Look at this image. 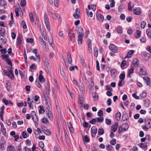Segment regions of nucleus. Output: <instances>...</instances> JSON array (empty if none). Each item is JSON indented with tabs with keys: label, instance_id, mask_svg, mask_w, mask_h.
<instances>
[{
	"label": "nucleus",
	"instance_id": "64",
	"mask_svg": "<svg viewBox=\"0 0 151 151\" xmlns=\"http://www.w3.org/2000/svg\"><path fill=\"white\" fill-rule=\"evenodd\" d=\"M40 147L42 149L44 147V145L42 142H40L39 144Z\"/></svg>",
	"mask_w": 151,
	"mask_h": 151
},
{
	"label": "nucleus",
	"instance_id": "40",
	"mask_svg": "<svg viewBox=\"0 0 151 151\" xmlns=\"http://www.w3.org/2000/svg\"><path fill=\"white\" fill-rule=\"evenodd\" d=\"M134 68L133 67L131 68L129 70L128 74V76L131 77V76H130L131 74L133 73L134 72Z\"/></svg>",
	"mask_w": 151,
	"mask_h": 151
},
{
	"label": "nucleus",
	"instance_id": "29",
	"mask_svg": "<svg viewBox=\"0 0 151 151\" xmlns=\"http://www.w3.org/2000/svg\"><path fill=\"white\" fill-rule=\"evenodd\" d=\"M84 101V99L82 97H79L78 102V104L83 105V104Z\"/></svg>",
	"mask_w": 151,
	"mask_h": 151
},
{
	"label": "nucleus",
	"instance_id": "31",
	"mask_svg": "<svg viewBox=\"0 0 151 151\" xmlns=\"http://www.w3.org/2000/svg\"><path fill=\"white\" fill-rule=\"evenodd\" d=\"M48 108V107H47L48 109V112L47 114V115L48 116V118L50 119L51 120L52 119V114L51 111L49 110Z\"/></svg>",
	"mask_w": 151,
	"mask_h": 151
},
{
	"label": "nucleus",
	"instance_id": "32",
	"mask_svg": "<svg viewBox=\"0 0 151 151\" xmlns=\"http://www.w3.org/2000/svg\"><path fill=\"white\" fill-rule=\"evenodd\" d=\"M6 42V38L4 37L0 39V42L1 44L4 45Z\"/></svg>",
	"mask_w": 151,
	"mask_h": 151
},
{
	"label": "nucleus",
	"instance_id": "27",
	"mask_svg": "<svg viewBox=\"0 0 151 151\" xmlns=\"http://www.w3.org/2000/svg\"><path fill=\"white\" fill-rule=\"evenodd\" d=\"M141 32L139 30H137L136 32L134 34V36L137 38H139Z\"/></svg>",
	"mask_w": 151,
	"mask_h": 151
},
{
	"label": "nucleus",
	"instance_id": "42",
	"mask_svg": "<svg viewBox=\"0 0 151 151\" xmlns=\"http://www.w3.org/2000/svg\"><path fill=\"white\" fill-rule=\"evenodd\" d=\"M146 33L148 36L150 38L151 37V29H147L146 30Z\"/></svg>",
	"mask_w": 151,
	"mask_h": 151
},
{
	"label": "nucleus",
	"instance_id": "25",
	"mask_svg": "<svg viewBox=\"0 0 151 151\" xmlns=\"http://www.w3.org/2000/svg\"><path fill=\"white\" fill-rule=\"evenodd\" d=\"M139 75H145L146 73V71L144 69L142 68H141L139 70Z\"/></svg>",
	"mask_w": 151,
	"mask_h": 151
},
{
	"label": "nucleus",
	"instance_id": "15",
	"mask_svg": "<svg viewBox=\"0 0 151 151\" xmlns=\"http://www.w3.org/2000/svg\"><path fill=\"white\" fill-rule=\"evenodd\" d=\"M118 126V123L115 122L114 124L111 127V129L114 132H115L117 130Z\"/></svg>",
	"mask_w": 151,
	"mask_h": 151
},
{
	"label": "nucleus",
	"instance_id": "47",
	"mask_svg": "<svg viewBox=\"0 0 151 151\" xmlns=\"http://www.w3.org/2000/svg\"><path fill=\"white\" fill-rule=\"evenodd\" d=\"M98 49L96 47L94 49V53L95 56L97 57L98 55Z\"/></svg>",
	"mask_w": 151,
	"mask_h": 151
},
{
	"label": "nucleus",
	"instance_id": "16",
	"mask_svg": "<svg viewBox=\"0 0 151 151\" xmlns=\"http://www.w3.org/2000/svg\"><path fill=\"white\" fill-rule=\"evenodd\" d=\"M22 35H19L17 37V43L19 45H20L21 44L22 42Z\"/></svg>",
	"mask_w": 151,
	"mask_h": 151
},
{
	"label": "nucleus",
	"instance_id": "13",
	"mask_svg": "<svg viewBox=\"0 0 151 151\" xmlns=\"http://www.w3.org/2000/svg\"><path fill=\"white\" fill-rule=\"evenodd\" d=\"M6 151H16L14 147L12 145H10L8 146Z\"/></svg>",
	"mask_w": 151,
	"mask_h": 151
},
{
	"label": "nucleus",
	"instance_id": "36",
	"mask_svg": "<svg viewBox=\"0 0 151 151\" xmlns=\"http://www.w3.org/2000/svg\"><path fill=\"white\" fill-rule=\"evenodd\" d=\"M40 109L39 111V113L40 114H43L45 111L44 108L42 106H39Z\"/></svg>",
	"mask_w": 151,
	"mask_h": 151
},
{
	"label": "nucleus",
	"instance_id": "37",
	"mask_svg": "<svg viewBox=\"0 0 151 151\" xmlns=\"http://www.w3.org/2000/svg\"><path fill=\"white\" fill-rule=\"evenodd\" d=\"M117 31L119 33H122V27L119 26L117 27Z\"/></svg>",
	"mask_w": 151,
	"mask_h": 151
},
{
	"label": "nucleus",
	"instance_id": "59",
	"mask_svg": "<svg viewBox=\"0 0 151 151\" xmlns=\"http://www.w3.org/2000/svg\"><path fill=\"white\" fill-rule=\"evenodd\" d=\"M7 52L8 53L12 56H13L14 55L13 53H12V50L11 48H9Z\"/></svg>",
	"mask_w": 151,
	"mask_h": 151
},
{
	"label": "nucleus",
	"instance_id": "14",
	"mask_svg": "<svg viewBox=\"0 0 151 151\" xmlns=\"http://www.w3.org/2000/svg\"><path fill=\"white\" fill-rule=\"evenodd\" d=\"M151 54L148 52H145L144 54V58L146 60H148L151 57Z\"/></svg>",
	"mask_w": 151,
	"mask_h": 151
},
{
	"label": "nucleus",
	"instance_id": "6",
	"mask_svg": "<svg viewBox=\"0 0 151 151\" xmlns=\"http://www.w3.org/2000/svg\"><path fill=\"white\" fill-rule=\"evenodd\" d=\"M96 16L97 19L99 20H101L103 22L104 20V17L101 13L99 12H96Z\"/></svg>",
	"mask_w": 151,
	"mask_h": 151
},
{
	"label": "nucleus",
	"instance_id": "18",
	"mask_svg": "<svg viewBox=\"0 0 151 151\" xmlns=\"http://www.w3.org/2000/svg\"><path fill=\"white\" fill-rule=\"evenodd\" d=\"M143 79L146 82L147 85H150V79L149 77L147 76H145L143 78Z\"/></svg>",
	"mask_w": 151,
	"mask_h": 151
},
{
	"label": "nucleus",
	"instance_id": "43",
	"mask_svg": "<svg viewBox=\"0 0 151 151\" xmlns=\"http://www.w3.org/2000/svg\"><path fill=\"white\" fill-rule=\"evenodd\" d=\"M37 79L35 81V83L36 85L38 88L41 89H42V86L40 83L39 81H37Z\"/></svg>",
	"mask_w": 151,
	"mask_h": 151
},
{
	"label": "nucleus",
	"instance_id": "10",
	"mask_svg": "<svg viewBox=\"0 0 151 151\" xmlns=\"http://www.w3.org/2000/svg\"><path fill=\"white\" fill-rule=\"evenodd\" d=\"M80 90L81 91L82 96H84L85 93L84 86L83 83L81 84L79 86Z\"/></svg>",
	"mask_w": 151,
	"mask_h": 151
},
{
	"label": "nucleus",
	"instance_id": "61",
	"mask_svg": "<svg viewBox=\"0 0 151 151\" xmlns=\"http://www.w3.org/2000/svg\"><path fill=\"white\" fill-rule=\"evenodd\" d=\"M106 123L108 125H110L111 124V121L110 119H106Z\"/></svg>",
	"mask_w": 151,
	"mask_h": 151
},
{
	"label": "nucleus",
	"instance_id": "4",
	"mask_svg": "<svg viewBox=\"0 0 151 151\" xmlns=\"http://www.w3.org/2000/svg\"><path fill=\"white\" fill-rule=\"evenodd\" d=\"M97 133V129L96 127L93 126L91 129V133L93 137H94Z\"/></svg>",
	"mask_w": 151,
	"mask_h": 151
},
{
	"label": "nucleus",
	"instance_id": "23",
	"mask_svg": "<svg viewBox=\"0 0 151 151\" xmlns=\"http://www.w3.org/2000/svg\"><path fill=\"white\" fill-rule=\"evenodd\" d=\"M94 101H96L98 99V95L96 92H93L92 93Z\"/></svg>",
	"mask_w": 151,
	"mask_h": 151
},
{
	"label": "nucleus",
	"instance_id": "50",
	"mask_svg": "<svg viewBox=\"0 0 151 151\" xmlns=\"http://www.w3.org/2000/svg\"><path fill=\"white\" fill-rule=\"evenodd\" d=\"M42 122L43 123L47 124L48 122V120L47 119L44 117L42 119Z\"/></svg>",
	"mask_w": 151,
	"mask_h": 151
},
{
	"label": "nucleus",
	"instance_id": "35",
	"mask_svg": "<svg viewBox=\"0 0 151 151\" xmlns=\"http://www.w3.org/2000/svg\"><path fill=\"white\" fill-rule=\"evenodd\" d=\"M22 10L20 8H17V9H15V11L16 13V15L17 17H18L19 16V12H20Z\"/></svg>",
	"mask_w": 151,
	"mask_h": 151
},
{
	"label": "nucleus",
	"instance_id": "39",
	"mask_svg": "<svg viewBox=\"0 0 151 151\" xmlns=\"http://www.w3.org/2000/svg\"><path fill=\"white\" fill-rule=\"evenodd\" d=\"M6 144L4 143H2L0 145V150L1 151H3L5 150V146Z\"/></svg>",
	"mask_w": 151,
	"mask_h": 151
},
{
	"label": "nucleus",
	"instance_id": "52",
	"mask_svg": "<svg viewBox=\"0 0 151 151\" xmlns=\"http://www.w3.org/2000/svg\"><path fill=\"white\" fill-rule=\"evenodd\" d=\"M144 104L146 106H148L150 104V101L148 99H145L144 101Z\"/></svg>",
	"mask_w": 151,
	"mask_h": 151
},
{
	"label": "nucleus",
	"instance_id": "17",
	"mask_svg": "<svg viewBox=\"0 0 151 151\" xmlns=\"http://www.w3.org/2000/svg\"><path fill=\"white\" fill-rule=\"evenodd\" d=\"M134 51L133 50H130L128 52L127 55L124 58L125 59L126 58H130L132 56V55L134 53Z\"/></svg>",
	"mask_w": 151,
	"mask_h": 151
},
{
	"label": "nucleus",
	"instance_id": "49",
	"mask_svg": "<svg viewBox=\"0 0 151 151\" xmlns=\"http://www.w3.org/2000/svg\"><path fill=\"white\" fill-rule=\"evenodd\" d=\"M122 119L123 121H125L128 119V116L127 114L124 115L122 116Z\"/></svg>",
	"mask_w": 151,
	"mask_h": 151
},
{
	"label": "nucleus",
	"instance_id": "12",
	"mask_svg": "<svg viewBox=\"0 0 151 151\" xmlns=\"http://www.w3.org/2000/svg\"><path fill=\"white\" fill-rule=\"evenodd\" d=\"M132 65H134L133 67L136 68L138 66L139 62L137 59H134L132 62Z\"/></svg>",
	"mask_w": 151,
	"mask_h": 151
},
{
	"label": "nucleus",
	"instance_id": "30",
	"mask_svg": "<svg viewBox=\"0 0 151 151\" xmlns=\"http://www.w3.org/2000/svg\"><path fill=\"white\" fill-rule=\"evenodd\" d=\"M68 60L70 64H71L72 62V60L71 54L70 53H68L67 55Z\"/></svg>",
	"mask_w": 151,
	"mask_h": 151
},
{
	"label": "nucleus",
	"instance_id": "60",
	"mask_svg": "<svg viewBox=\"0 0 151 151\" xmlns=\"http://www.w3.org/2000/svg\"><path fill=\"white\" fill-rule=\"evenodd\" d=\"M22 27L24 29H26L27 28V27L25 22L24 21L22 22Z\"/></svg>",
	"mask_w": 151,
	"mask_h": 151
},
{
	"label": "nucleus",
	"instance_id": "19",
	"mask_svg": "<svg viewBox=\"0 0 151 151\" xmlns=\"http://www.w3.org/2000/svg\"><path fill=\"white\" fill-rule=\"evenodd\" d=\"M83 36L80 35H78V44L81 45L82 43V38Z\"/></svg>",
	"mask_w": 151,
	"mask_h": 151
},
{
	"label": "nucleus",
	"instance_id": "1",
	"mask_svg": "<svg viewBox=\"0 0 151 151\" xmlns=\"http://www.w3.org/2000/svg\"><path fill=\"white\" fill-rule=\"evenodd\" d=\"M44 21L47 29L49 31H50V25L48 21V19L47 17V16L46 13H45L44 14Z\"/></svg>",
	"mask_w": 151,
	"mask_h": 151
},
{
	"label": "nucleus",
	"instance_id": "11",
	"mask_svg": "<svg viewBox=\"0 0 151 151\" xmlns=\"http://www.w3.org/2000/svg\"><path fill=\"white\" fill-rule=\"evenodd\" d=\"M91 40L90 39H89V40H88V46L89 52L90 54H92V50L91 48Z\"/></svg>",
	"mask_w": 151,
	"mask_h": 151
},
{
	"label": "nucleus",
	"instance_id": "45",
	"mask_svg": "<svg viewBox=\"0 0 151 151\" xmlns=\"http://www.w3.org/2000/svg\"><path fill=\"white\" fill-rule=\"evenodd\" d=\"M26 0H22L21 1L20 5L21 6L24 7L26 5Z\"/></svg>",
	"mask_w": 151,
	"mask_h": 151
},
{
	"label": "nucleus",
	"instance_id": "44",
	"mask_svg": "<svg viewBox=\"0 0 151 151\" xmlns=\"http://www.w3.org/2000/svg\"><path fill=\"white\" fill-rule=\"evenodd\" d=\"M0 5L4 7L6 5V3L4 0H0Z\"/></svg>",
	"mask_w": 151,
	"mask_h": 151
},
{
	"label": "nucleus",
	"instance_id": "28",
	"mask_svg": "<svg viewBox=\"0 0 151 151\" xmlns=\"http://www.w3.org/2000/svg\"><path fill=\"white\" fill-rule=\"evenodd\" d=\"M121 117V113L120 112H119L116 113L115 115L116 119L119 121L120 120Z\"/></svg>",
	"mask_w": 151,
	"mask_h": 151
},
{
	"label": "nucleus",
	"instance_id": "9",
	"mask_svg": "<svg viewBox=\"0 0 151 151\" xmlns=\"http://www.w3.org/2000/svg\"><path fill=\"white\" fill-rule=\"evenodd\" d=\"M133 12L134 14L137 15H139L141 13V9L139 7L134 9L133 10Z\"/></svg>",
	"mask_w": 151,
	"mask_h": 151
},
{
	"label": "nucleus",
	"instance_id": "55",
	"mask_svg": "<svg viewBox=\"0 0 151 151\" xmlns=\"http://www.w3.org/2000/svg\"><path fill=\"white\" fill-rule=\"evenodd\" d=\"M5 60L7 62V63L10 65V66H12V62L10 60L9 58H7Z\"/></svg>",
	"mask_w": 151,
	"mask_h": 151
},
{
	"label": "nucleus",
	"instance_id": "41",
	"mask_svg": "<svg viewBox=\"0 0 151 151\" xmlns=\"http://www.w3.org/2000/svg\"><path fill=\"white\" fill-rule=\"evenodd\" d=\"M32 120L33 121L36 123H37L38 122V118L36 115L32 117Z\"/></svg>",
	"mask_w": 151,
	"mask_h": 151
},
{
	"label": "nucleus",
	"instance_id": "26",
	"mask_svg": "<svg viewBox=\"0 0 151 151\" xmlns=\"http://www.w3.org/2000/svg\"><path fill=\"white\" fill-rule=\"evenodd\" d=\"M139 146L143 149L146 150L147 149V146L146 144H144L143 143H140L139 144Z\"/></svg>",
	"mask_w": 151,
	"mask_h": 151
},
{
	"label": "nucleus",
	"instance_id": "62",
	"mask_svg": "<svg viewBox=\"0 0 151 151\" xmlns=\"http://www.w3.org/2000/svg\"><path fill=\"white\" fill-rule=\"evenodd\" d=\"M146 22H145V21H142L141 23V27L142 28H144L145 27V26L146 25Z\"/></svg>",
	"mask_w": 151,
	"mask_h": 151
},
{
	"label": "nucleus",
	"instance_id": "56",
	"mask_svg": "<svg viewBox=\"0 0 151 151\" xmlns=\"http://www.w3.org/2000/svg\"><path fill=\"white\" fill-rule=\"evenodd\" d=\"M29 16L31 21L33 22L34 21L33 14L32 12H30L29 13Z\"/></svg>",
	"mask_w": 151,
	"mask_h": 151
},
{
	"label": "nucleus",
	"instance_id": "53",
	"mask_svg": "<svg viewBox=\"0 0 151 151\" xmlns=\"http://www.w3.org/2000/svg\"><path fill=\"white\" fill-rule=\"evenodd\" d=\"M104 133V130L102 129H99L98 130V133L99 135H102Z\"/></svg>",
	"mask_w": 151,
	"mask_h": 151
},
{
	"label": "nucleus",
	"instance_id": "5",
	"mask_svg": "<svg viewBox=\"0 0 151 151\" xmlns=\"http://www.w3.org/2000/svg\"><path fill=\"white\" fill-rule=\"evenodd\" d=\"M80 9L79 8H77L76 10V13L73 14V16L76 19L79 18L80 14Z\"/></svg>",
	"mask_w": 151,
	"mask_h": 151
},
{
	"label": "nucleus",
	"instance_id": "8",
	"mask_svg": "<svg viewBox=\"0 0 151 151\" xmlns=\"http://www.w3.org/2000/svg\"><path fill=\"white\" fill-rule=\"evenodd\" d=\"M129 127V126L128 123H126L121 126V128L122 131L123 130L124 132H125L127 131L128 130Z\"/></svg>",
	"mask_w": 151,
	"mask_h": 151
},
{
	"label": "nucleus",
	"instance_id": "20",
	"mask_svg": "<svg viewBox=\"0 0 151 151\" xmlns=\"http://www.w3.org/2000/svg\"><path fill=\"white\" fill-rule=\"evenodd\" d=\"M11 83L9 81H6V88L7 90L9 91L11 88Z\"/></svg>",
	"mask_w": 151,
	"mask_h": 151
},
{
	"label": "nucleus",
	"instance_id": "34",
	"mask_svg": "<svg viewBox=\"0 0 151 151\" xmlns=\"http://www.w3.org/2000/svg\"><path fill=\"white\" fill-rule=\"evenodd\" d=\"M96 122H102L104 120V119L103 117H100L96 118H95Z\"/></svg>",
	"mask_w": 151,
	"mask_h": 151
},
{
	"label": "nucleus",
	"instance_id": "7",
	"mask_svg": "<svg viewBox=\"0 0 151 151\" xmlns=\"http://www.w3.org/2000/svg\"><path fill=\"white\" fill-rule=\"evenodd\" d=\"M76 30L78 35H80L83 36V30L81 27L77 28Z\"/></svg>",
	"mask_w": 151,
	"mask_h": 151
},
{
	"label": "nucleus",
	"instance_id": "57",
	"mask_svg": "<svg viewBox=\"0 0 151 151\" xmlns=\"http://www.w3.org/2000/svg\"><path fill=\"white\" fill-rule=\"evenodd\" d=\"M84 140L85 142H88L90 141V139L88 138L87 135H86L85 136L83 139Z\"/></svg>",
	"mask_w": 151,
	"mask_h": 151
},
{
	"label": "nucleus",
	"instance_id": "54",
	"mask_svg": "<svg viewBox=\"0 0 151 151\" xmlns=\"http://www.w3.org/2000/svg\"><path fill=\"white\" fill-rule=\"evenodd\" d=\"M125 77V75L124 73H122L119 76V78L120 79L124 80Z\"/></svg>",
	"mask_w": 151,
	"mask_h": 151
},
{
	"label": "nucleus",
	"instance_id": "22",
	"mask_svg": "<svg viewBox=\"0 0 151 151\" xmlns=\"http://www.w3.org/2000/svg\"><path fill=\"white\" fill-rule=\"evenodd\" d=\"M52 16L53 18L55 20H57V19H59L60 18V16L57 13H56L55 14H52Z\"/></svg>",
	"mask_w": 151,
	"mask_h": 151
},
{
	"label": "nucleus",
	"instance_id": "21",
	"mask_svg": "<svg viewBox=\"0 0 151 151\" xmlns=\"http://www.w3.org/2000/svg\"><path fill=\"white\" fill-rule=\"evenodd\" d=\"M4 106H2L1 108V112H0V117L2 120H3V114L4 113Z\"/></svg>",
	"mask_w": 151,
	"mask_h": 151
},
{
	"label": "nucleus",
	"instance_id": "2",
	"mask_svg": "<svg viewBox=\"0 0 151 151\" xmlns=\"http://www.w3.org/2000/svg\"><path fill=\"white\" fill-rule=\"evenodd\" d=\"M68 36L70 41L73 43H74L75 41V35L73 31L68 32Z\"/></svg>",
	"mask_w": 151,
	"mask_h": 151
},
{
	"label": "nucleus",
	"instance_id": "38",
	"mask_svg": "<svg viewBox=\"0 0 151 151\" xmlns=\"http://www.w3.org/2000/svg\"><path fill=\"white\" fill-rule=\"evenodd\" d=\"M39 79L41 83L42 82H45V79L43 78L42 75H39Z\"/></svg>",
	"mask_w": 151,
	"mask_h": 151
},
{
	"label": "nucleus",
	"instance_id": "48",
	"mask_svg": "<svg viewBox=\"0 0 151 151\" xmlns=\"http://www.w3.org/2000/svg\"><path fill=\"white\" fill-rule=\"evenodd\" d=\"M131 3L129 2V3L128 4V9L129 11H131L132 10V8L134 7V6L133 4H132V5L131 4Z\"/></svg>",
	"mask_w": 151,
	"mask_h": 151
},
{
	"label": "nucleus",
	"instance_id": "51",
	"mask_svg": "<svg viewBox=\"0 0 151 151\" xmlns=\"http://www.w3.org/2000/svg\"><path fill=\"white\" fill-rule=\"evenodd\" d=\"M116 140L115 139H113L110 141V143L112 145H114L116 144Z\"/></svg>",
	"mask_w": 151,
	"mask_h": 151
},
{
	"label": "nucleus",
	"instance_id": "3",
	"mask_svg": "<svg viewBox=\"0 0 151 151\" xmlns=\"http://www.w3.org/2000/svg\"><path fill=\"white\" fill-rule=\"evenodd\" d=\"M109 49L113 52L117 53L118 52L117 47L113 44H111L109 45Z\"/></svg>",
	"mask_w": 151,
	"mask_h": 151
},
{
	"label": "nucleus",
	"instance_id": "24",
	"mask_svg": "<svg viewBox=\"0 0 151 151\" xmlns=\"http://www.w3.org/2000/svg\"><path fill=\"white\" fill-rule=\"evenodd\" d=\"M111 75L112 77H115L116 75V72L115 70L111 69L110 71Z\"/></svg>",
	"mask_w": 151,
	"mask_h": 151
},
{
	"label": "nucleus",
	"instance_id": "58",
	"mask_svg": "<svg viewBox=\"0 0 151 151\" xmlns=\"http://www.w3.org/2000/svg\"><path fill=\"white\" fill-rule=\"evenodd\" d=\"M1 131L2 133L3 134L4 136H6V129L5 128L1 129Z\"/></svg>",
	"mask_w": 151,
	"mask_h": 151
},
{
	"label": "nucleus",
	"instance_id": "33",
	"mask_svg": "<svg viewBox=\"0 0 151 151\" xmlns=\"http://www.w3.org/2000/svg\"><path fill=\"white\" fill-rule=\"evenodd\" d=\"M48 41L50 45L53 47L52 46V43H53V38L52 36H49L48 38Z\"/></svg>",
	"mask_w": 151,
	"mask_h": 151
},
{
	"label": "nucleus",
	"instance_id": "46",
	"mask_svg": "<svg viewBox=\"0 0 151 151\" xmlns=\"http://www.w3.org/2000/svg\"><path fill=\"white\" fill-rule=\"evenodd\" d=\"M106 148L108 151H111L112 150L113 147L109 145H108L106 146Z\"/></svg>",
	"mask_w": 151,
	"mask_h": 151
},
{
	"label": "nucleus",
	"instance_id": "63",
	"mask_svg": "<svg viewBox=\"0 0 151 151\" xmlns=\"http://www.w3.org/2000/svg\"><path fill=\"white\" fill-rule=\"evenodd\" d=\"M4 72L6 76L9 77H11V75L10 74V73H9L7 70H4Z\"/></svg>",
	"mask_w": 151,
	"mask_h": 151
}]
</instances>
